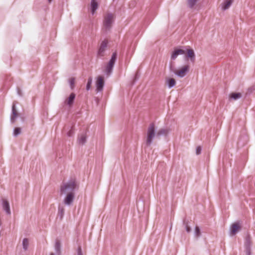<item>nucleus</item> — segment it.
<instances>
[{"mask_svg": "<svg viewBox=\"0 0 255 255\" xmlns=\"http://www.w3.org/2000/svg\"><path fill=\"white\" fill-rule=\"evenodd\" d=\"M49 2H51L52 0H48Z\"/></svg>", "mask_w": 255, "mask_h": 255, "instance_id": "473e14b6", "label": "nucleus"}, {"mask_svg": "<svg viewBox=\"0 0 255 255\" xmlns=\"http://www.w3.org/2000/svg\"><path fill=\"white\" fill-rule=\"evenodd\" d=\"M29 245V241L27 239L25 238L23 240L22 242V246L23 249L26 251L28 249V247Z\"/></svg>", "mask_w": 255, "mask_h": 255, "instance_id": "6ab92c4d", "label": "nucleus"}, {"mask_svg": "<svg viewBox=\"0 0 255 255\" xmlns=\"http://www.w3.org/2000/svg\"><path fill=\"white\" fill-rule=\"evenodd\" d=\"M75 98V95L74 93H71L69 97L66 100V103L69 106H71L74 102Z\"/></svg>", "mask_w": 255, "mask_h": 255, "instance_id": "4468645a", "label": "nucleus"}, {"mask_svg": "<svg viewBox=\"0 0 255 255\" xmlns=\"http://www.w3.org/2000/svg\"><path fill=\"white\" fill-rule=\"evenodd\" d=\"M86 140V137L85 135H81L79 138V142L80 143L83 144L85 142Z\"/></svg>", "mask_w": 255, "mask_h": 255, "instance_id": "412c9836", "label": "nucleus"}, {"mask_svg": "<svg viewBox=\"0 0 255 255\" xmlns=\"http://www.w3.org/2000/svg\"><path fill=\"white\" fill-rule=\"evenodd\" d=\"M241 229V226L239 223L233 224L231 227V235H234Z\"/></svg>", "mask_w": 255, "mask_h": 255, "instance_id": "6e6552de", "label": "nucleus"}, {"mask_svg": "<svg viewBox=\"0 0 255 255\" xmlns=\"http://www.w3.org/2000/svg\"><path fill=\"white\" fill-rule=\"evenodd\" d=\"M17 116V111L15 109L14 105L12 106V116L11 117V120H13L14 118H15Z\"/></svg>", "mask_w": 255, "mask_h": 255, "instance_id": "4be33fe9", "label": "nucleus"}, {"mask_svg": "<svg viewBox=\"0 0 255 255\" xmlns=\"http://www.w3.org/2000/svg\"><path fill=\"white\" fill-rule=\"evenodd\" d=\"M114 15L112 13H108L105 15L103 21L104 26L107 28H110L114 21Z\"/></svg>", "mask_w": 255, "mask_h": 255, "instance_id": "39448f33", "label": "nucleus"}, {"mask_svg": "<svg viewBox=\"0 0 255 255\" xmlns=\"http://www.w3.org/2000/svg\"><path fill=\"white\" fill-rule=\"evenodd\" d=\"M50 255H54V254L53 253H51Z\"/></svg>", "mask_w": 255, "mask_h": 255, "instance_id": "2f4dec72", "label": "nucleus"}, {"mask_svg": "<svg viewBox=\"0 0 255 255\" xmlns=\"http://www.w3.org/2000/svg\"><path fill=\"white\" fill-rule=\"evenodd\" d=\"M186 231L187 232H189L190 231V228L188 225L186 226Z\"/></svg>", "mask_w": 255, "mask_h": 255, "instance_id": "cd10ccee", "label": "nucleus"}, {"mask_svg": "<svg viewBox=\"0 0 255 255\" xmlns=\"http://www.w3.org/2000/svg\"><path fill=\"white\" fill-rule=\"evenodd\" d=\"M3 208L7 214L10 213L9 203L7 201L4 200L3 201Z\"/></svg>", "mask_w": 255, "mask_h": 255, "instance_id": "2eb2a0df", "label": "nucleus"}, {"mask_svg": "<svg viewBox=\"0 0 255 255\" xmlns=\"http://www.w3.org/2000/svg\"><path fill=\"white\" fill-rule=\"evenodd\" d=\"M168 133V130L165 128H161L156 132V136H160L161 135H165Z\"/></svg>", "mask_w": 255, "mask_h": 255, "instance_id": "f3484780", "label": "nucleus"}, {"mask_svg": "<svg viewBox=\"0 0 255 255\" xmlns=\"http://www.w3.org/2000/svg\"><path fill=\"white\" fill-rule=\"evenodd\" d=\"M96 90L97 92L101 91L103 90V86L104 85V77L102 76H99L96 82Z\"/></svg>", "mask_w": 255, "mask_h": 255, "instance_id": "0eeeda50", "label": "nucleus"}, {"mask_svg": "<svg viewBox=\"0 0 255 255\" xmlns=\"http://www.w3.org/2000/svg\"><path fill=\"white\" fill-rule=\"evenodd\" d=\"M69 82L71 89H73L75 87V78L74 77H71V78H69Z\"/></svg>", "mask_w": 255, "mask_h": 255, "instance_id": "aec40b11", "label": "nucleus"}, {"mask_svg": "<svg viewBox=\"0 0 255 255\" xmlns=\"http://www.w3.org/2000/svg\"><path fill=\"white\" fill-rule=\"evenodd\" d=\"M190 68L189 65L186 64L173 69L172 71L177 76L180 78H183L189 72Z\"/></svg>", "mask_w": 255, "mask_h": 255, "instance_id": "f03ea898", "label": "nucleus"}, {"mask_svg": "<svg viewBox=\"0 0 255 255\" xmlns=\"http://www.w3.org/2000/svg\"><path fill=\"white\" fill-rule=\"evenodd\" d=\"M21 132V129L19 128H16L14 130V135L15 136L19 134Z\"/></svg>", "mask_w": 255, "mask_h": 255, "instance_id": "b1692460", "label": "nucleus"}, {"mask_svg": "<svg viewBox=\"0 0 255 255\" xmlns=\"http://www.w3.org/2000/svg\"><path fill=\"white\" fill-rule=\"evenodd\" d=\"M99 4L97 0H91V12L94 14L96 10L98 9Z\"/></svg>", "mask_w": 255, "mask_h": 255, "instance_id": "9b49d317", "label": "nucleus"}, {"mask_svg": "<svg viewBox=\"0 0 255 255\" xmlns=\"http://www.w3.org/2000/svg\"><path fill=\"white\" fill-rule=\"evenodd\" d=\"M61 212H62V213H63V212H64V209H62Z\"/></svg>", "mask_w": 255, "mask_h": 255, "instance_id": "7c9ffc66", "label": "nucleus"}, {"mask_svg": "<svg viewBox=\"0 0 255 255\" xmlns=\"http://www.w3.org/2000/svg\"><path fill=\"white\" fill-rule=\"evenodd\" d=\"M185 53V51L181 49H175L171 55V59H175L179 55H182Z\"/></svg>", "mask_w": 255, "mask_h": 255, "instance_id": "9d476101", "label": "nucleus"}, {"mask_svg": "<svg viewBox=\"0 0 255 255\" xmlns=\"http://www.w3.org/2000/svg\"><path fill=\"white\" fill-rule=\"evenodd\" d=\"M241 97L242 94L240 93H232L229 96L230 99H233L234 100L240 99Z\"/></svg>", "mask_w": 255, "mask_h": 255, "instance_id": "dca6fc26", "label": "nucleus"}, {"mask_svg": "<svg viewBox=\"0 0 255 255\" xmlns=\"http://www.w3.org/2000/svg\"><path fill=\"white\" fill-rule=\"evenodd\" d=\"M70 133H71V131H69V133H68V135H69V136H70V135H71Z\"/></svg>", "mask_w": 255, "mask_h": 255, "instance_id": "c756f323", "label": "nucleus"}, {"mask_svg": "<svg viewBox=\"0 0 255 255\" xmlns=\"http://www.w3.org/2000/svg\"><path fill=\"white\" fill-rule=\"evenodd\" d=\"M81 249H79V254H80V253H81Z\"/></svg>", "mask_w": 255, "mask_h": 255, "instance_id": "c85d7f7f", "label": "nucleus"}, {"mask_svg": "<svg viewBox=\"0 0 255 255\" xmlns=\"http://www.w3.org/2000/svg\"><path fill=\"white\" fill-rule=\"evenodd\" d=\"M198 0H188V2L191 7H192Z\"/></svg>", "mask_w": 255, "mask_h": 255, "instance_id": "393cba45", "label": "nucleus"}, {"mask_svg": "<svg viewBox=\"0 0 255 255\" xmlns=\"http://www.w3.org/2000/svg\"><path fill=\"white\" fill-rule=\"evenodd\" d=\"M187 56L191 59V61L194 62L195 61V53L194 50L191 49H187Z\"/></svg>", "mask_w": 255, "mask_h": 255, "instance_id": "ddd939ff", "label": "nucleus"}, {"mask_svg": "<svg viewBox=\"0 0 255 255\" xmlns=\"http://www.w3.org/2000/svg\"><path fill=\"white\" fill-rule=\"evenodd\" d=\"M201 147L200 146H198L196 148V154H199L201 153Z\"/></svg>", "mask_w": 255, "mask_h": 255, "instance_id": "bb28decb", "label": "nucleus"}, {"mask_svg": "<svg viewBox=\"0 0 255 255\" xmlns=\"http://www.w3.org/2000/svg\"><path fill=\"white\" fill-rule=\"evenodd\" d=\"M92 83V78H89L88 81V83L86 86V89L87 90H89L91 87V85Z\"/></svg>", "mask_w": 255, "mask_h": 255, "instance_id": "5701e85b", "label": "nucleus"}, {"mask_svg": "<svg viewBox=\"0 0 255 255\" xmlns=\"http://www.w3.org/2000/svg\"><path fill=\"white\" fill-rule=\"evenodd\" d=\"M108 41L107 39H104L101 42L98 52V56L101 57L104 56L105 51L108 46Z\"/></svg>", "mask_w": 255, "mask_h": 255, "instance_id": "423d86ee", "label": "nucleus"}, {"mask_svg": "<svg viewBox=\"0 0 255 255\" xmlns=\"http://www.w3.org/2000/svg\"><path fill=\"white\" fill-rule=\"evenodd\" d=\"M233 0H225L222 4V9L223 10L228 9L232 4Z\"/></svg>", "mask_w": 255, "mask_h": 255, "instance_id": "f8f14e48", "label": "nucleus"}, {"mask_svg": "<svg viewBox=\"0 0 255 255\" xmlns=\"http://www.w3.org/2000/svg\"><path fill=\"white\" fill-rule=\"evenodd\" d=\"M60 247H61V244L59 240H57L55 243V249L57 252V253L58 255L60 254Z\"/></svg>", "mask_w": 255, "mask_h": 255, "instance_id": "a211bd4d", "label": "nucleus"}, {"mask_svg": "<svg viewBox=\"0 0 255 255\" xmlns=\"http://www.w3.org/2000/svg\"><path fill=\"white\" fill-rule=\"evenodd\" d=\"M176 82L174 78L171 77H166L165 80V84L169 88L174 87L176 85Z\"/></svg>", "mask_w": 255, "mask_h": 255, "instance_id": "1a4fd4ad", "label": "nucleus"}, {"mask_svg": "<svg viewBox=\"0 0 255 255\" xmlns=\"http://www.w3.org/2000/svg\"><path fill=\"white\" fill-rule=\"evenodd\" d=\"M195 233L197 237H199L200 235V230L198 226H196L195 228Z\"/></svg>", "mask_w": 255, "mask_h": 255, "instance_id": "a878e982", "label": "nucleus"}, {"mask_svg": "<svg viewBox=\"0 0 255 255\" xmlns=\"http://www.w3.org/2000/svg\"><path fill=\"white\" fill-rule=\"evenodd\" d=\"M76 187L77 183L74 179L71 180L66 183H63L61 185V195H65L63 199V203L65 205L70 206L73 203L75 198L74 190Z\"/></svg>", "mask_w": 255, "mask_h": 255, "instance_id": "f257e3e1", "label": "nucleus"}, {"mask_svg": "<svg viewBox=\"0 0 255 255\" xmlns=\"http://www.w3.org/2000/svg\"><path fill=\"white\" fill-rule=\"evenodd\" d=\"M116 59L117 53L116 52H114L113 53L111 59H110V61L108 63L105 67V72L107 73L108 75H110V73H111Z\"/></svg>", "mask_w": 255, "mask_h": 255, "instance_id": "20e7f679", "label": "nucleus"}, {"mask_svg": "<svg viewBox=\"0 0 255 255\" xmlns=\"http://www.w3.org/2000/svg\"><path fill=\"white\" fill-rule=\"evenodd\" d=\"M156 135L155 131V125L153 123L149 125L147 130L146 144L150 145L154 137Z\"/></svg>", "mask_w": 255, "mask_h": 255, "instance_id": "7ed1b4c3", "label": "nucleus"}]
</instances>
